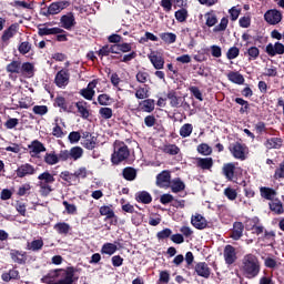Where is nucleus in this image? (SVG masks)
I'll return each instance as SVG.
<instances>
[{
	"mask_svg": "<svg viewBox=\"0 0 284 284\" xmlns=\"http://www.w3.org/2000/svg\"><path fill=\"white\" fill-rule=\"evenodd\" d=\"M78 270L74 266H68L67 268H58L42 277V283L45 284H74V281H79V277L74 276Z\"/></svg>",
	"mask_w": 284,
	"mask_h": 284,
	"instance_id": "f257e3e1",
	"label": "nucleus"
},
{
	"mask_svg": "<svg viewBox=\"0 0 284 284\" xmlns=\"http://www.w3.org/2000/svg\"><path fill=\"white\" fill-rule=\"evenodd\" d=\"M241 272L245 278H256L261 274V260H258V256L252 253L244 255Z\"/></svg>",
	"mask_w": 284,
	"mask_h": 284,
	"instance_id": "f03ea898",
	"label": "nucleus"
},
{
	"mask_svg": "<svg viewBox=\"0 0 284 284\" xmlns=\"http://www.w3.org/2000/svg\"><path fill=\"white\" fill-rule=\"evenodd\" d=\"M206 28H213V32H225L227 26L230 24V19L223 17L219 23V17H216V11L211 10L204 14ZM216 23H219L216 26Z\"/></svg>",
	"mask_w": 284,
	"mask_h": 284,
	"instance_id": "7ed1b4c3",
	"label": "nucleus"
},
{
	"mask_svg": "<svg viewBox=\"0 0 284 284\" xmlns=\"http://www.w3.org/2000/svg\"><path fill=\"white\" fill-rule=\"evenodd\" d=\"M128 159H130V148H128V144L125 142L115 143L114 151L111 154L112 165H121Z\"/></svg>",
	"mask_w": 284,
	"mask_h": 284,
	"instance_id": "20e7f679",
	"label": "nucleus"
},
{
	"mask_svg": "<svg viewBox=\"0 0 284 284\" xmlns=\"http://www.w3.org/2000/svg\"><path fill=\"white\" fill-rule=\"evenodd\" d=\"M264 20L268 26H278L283 21V13L276 9H270L264 13Z\"/></svg>",
	"mask_w": 284,
	"mask_h": 284,
	"instance_id": "39448f33",
	"label": "nucleus"
},
{
	"mask_svg": "<svg viewBox=\"0 0 284 284\" xmlns=\"http://www.w3.org/2000/svg\"><path fill=\"white\" fill-rule=\"evenodd\" d=\"M230 152L233 154L234 159H239V161H245L247 159L245 155V152H247V146L241 142L233 143L230 146Z\"/></svg>",
	"mask_w": 284,
	"mask_h": 284,
	"instance_id": "423d86ee",
	"label": "nucleus"
},
{
	"mask_svg": "<svg viewBox=\"0 0 284 284\" xmlns=\"http://www.w3.org/2000/svg\"><path fill=\"white\" fill-rule=\"evenodd\" d=\"M172 183V174L170 171L164 170L156 175L155 185L163 190H168Z\"/></svg>",
	"mask_w": 284,
	"mask_h": 284,
	"instance_id": "0eeeda50",
	"label": "nucleus"
},
{
	"mask_svg": "<svg viewBox=\"0 0 284 284\" xmlns=\"http://www.w3.org/2000/svg\"><path fill=\"white\" fill-rule=\"evenodd\" d=\"M99 213L101 216H105L104 221H110V225H118L119 220L114 210H112V205H103L99 209Z\"/></svg>",
	"mask_w": 284,
	"mask_h": 284,
	"instance_id": "6e6552de",
	"label": "nucleus"
},
{
	"mask_svg": "<svg viewBox=\"0 0 284 284\" xmlns=\"http://www.w3.org/2000/svg\"><path fill=\"white\" fill-rule=\"evenodd\" d=\"M16 174L18 179H26V176H32L37 174V169L30 163H24L18 166Z\"/></svg>",
	"mask_w": 284,
	"mask_h": 284,
	"instance_id": "1a4fd4ad",
	"label": "nucleus"
},
{
	"mask_svg": "<svg viewBox=\"0 0 284 284\" xmlns=\"http://www.w3.org/2000/svg\"><path fill=\"white\" fill-rule=\"evenodd\" d=\"M264 52L267 53V57H277L284 54V44L281 41L275 42L274 44L270 42L266 44Z\"/></svg>",
	"mask_w": 284,
	"mask_h": 284,
	"instance_id": "9d476101",
	"label": "nucleus"
},
{
	"mask_svg": "<svg viewBox=\"0 0 284 284\" xmlns=\"http://www.w3.org/2000/svg\"><path fill=\"white\" fill-rule=\"evenodd\" d=\"M18 33L19 23H12L2 32L1 42L8 45L10 43V39H14V37H17Z\"/></svg>",
	"mask_w": 284,
	"mask_h": 284,
	"instance_id": "9b49d317",
	"label": "nucleus"
},
{
	"mask_svg": "<svg viewBox=\"0 0 284 284\" xmlns=\"http://www.w3.org/2000/svg\"><path fill=\"white\" fill-rule=\"evenodd\" d=\"M54 83L58 88H65L70 83V70H60L54 78Z\"/></svg>",
	"mask_w": 284,
	"mask_h": 284,
	"instance_id": "f8f14e48",
	"label": "nucleus"
},
{
	"mask_svg": "<svg viewBox=\"0 0 284 284\" xmlns=\"http://www.w3.org/2000/svg\"><path fill=\"white\" fill-rule=\"evenodd\" d=\"M10 258L13 261V263H17L18 265H26V263H28V252L11 248Z\"/></svg>",
	"mask_w": 284,
	"mask_h": 284,
	"instance_id": "ddd939ff",
	"label": "nucleus"
},
{
	"mask_svg": "<svg viewBox=\"0 0 284 284\" xmlns=\"http://www.w3.org/2000/svg\"><path fill=\"white\" fill-rule=\"evenodd\" d=\"M77 26V18L73 12H68L60 18V28L64 30H72Z\"/></svg>",
	"mask_w": 284,
	"mask_h": 284,
	"instance_id": "4468645a",
	"label": "nucleus"
},
{
	"mask_svg": "<svg viewBox=\"0 0 284 284\" xmlns=\"http://www.w3.org/2000/svg\"><path fill=\"white\" fill-rule=\"evenodd\" d=\"M223 256L226 265H234L239 258L236 256V248L230 244L224 247Z\"/></svg>",
	"mask_w": 284,
	"mask_h": 284,
	"instance_id": "2eb2a0df",
	"label": "nucleus"
},
{
	"mask_svg": "<svg viewBox=\"0 0 284 284\" xmlns=\"http://www.w3.org/2000/svg\"><path fill=\"white\" fill-rule=\"evenodd\" d=\"M156 105V102L154 99H144L138 103L136 111L138 112H146L148 114H151V112H154V108Z\"/></svg>",
	"mask_w": 284,
	"mask_h": 284,
	"instance_id": "dca6fc26",
	"label": "nucleus"
},
{
	"mask_svg": "<svg viewBox=\"0 0 284 284\" xmlns=\"http://www.w3.org/2000/svg\"><path fill=\"white\" fill-rule=\"evenodd\" d=\"M194 272L197 276H201L202 278H210L212 274V268H210V265L205 262H199L194 266Z\"/></svg>",
	"mask_w": 284,
	"mask_h": 284,
	"instance_id": "f3484780",
	"label": "nucleus"
},
{
	"mask_svg": "<svg viewBox=\"0 0 284 284\" xmlns=\"http://www.w3.org/2000/svg\"><path fill=\"white\" fill-rule=\"evenodd\" d=\"M65 8H70V1L68 0L52 2L48 7V14H59V12H62V10H65Z\"/></svg>",
	"mask_w": 284,
	"mask_h": 284,
	"instance_id": "a211bd4d",
	"label": "nucleus"
},
{
	"mask_svg": "<svg viewBox=\"0 0 284 284\" xmlns=\"http://www.w3.org/2000/svg\"><path fill=\"white\" fill-rule=\"evenodd\" d=\"M82 145L85 150H94L97 148V136L92 135L90 131H82Z\"/></svg>",
	"mask_w": 284,
	"mask_h": 284,
	"instance_id": "6ab92c4d",
	"label": "nucleus"
},
{
	"mask_svg": "<svg viewBox=\"0 0 284 284\" xmlns=\"http://www.w3.org/2000/svg\"><path fill=\"white\" fill-rule=\"evenodd\" d=\"M34 63L32 62H21L20 64V77H24V79H32L34 77Z\"/></svg>",
	"mask_w": 284,
	"mask_h": 284,
	"instance_id": "aec40b11",
	"label": "nucleus"
},
{
	"mask_svg": "<svg viewBox=\"0 0 284 284\" xmlns=\"http://www.w3.org/2000/svg\"><path fill=\"white\" fill-rule=\"evenodd\" d=\"M243 232H245V225L243 224V222H234L233 229L230 233V237L233 241H240L243 237Z\"/></svg>",
	"mask_w": 284,
	"mask_h": 284,
	"instance_id": "412c9836",
	"label": "nucleus"
},
{
	"mask_svg": "<svg viewBox=\"0 0 284 284\" xmlns=\"http://www.w3.org/2000/svg\"><path fill=\"white\" fill-rule=\"evenodd\" d=\"M222 174L225 176L226 181H234V174H236V164L234 162L224 163Z\"/></svg>",
	"mask_w": 284,
	"mask_h": 284,
	"instance_id": "4be33fe9",
	"label": "nucleus"
},
{
	"mask_svg": "<svg viewBox=\"0 0 284 284\" xmlns=\"http://www.w3.org/2000/svg\"><path fill=\"white\" fill-rule=\"evenodd\" d=\"M191 224L195 230H205L207 227V220L203 215L196 213L195 215H192Z\"/></svg>",
	"mask_w": 284,
	"mask_h": 284,
	"instance_id": "5701e85b",
	"label": "nucleus"
},
{
	"mask_svg": "<svg viewBox=\"0 0 284 284\" xmlns=\"http://www.w3.org/2000/svg\"><path fill=\"white\" fill-rule=\"evenodd\" d=\"M195 165L200 170H212L214 168V159L212 158H196Z\"/></svg>",
	"mask_w": 284,
	"mask_h": 284,
	"instance_id": "b1692460",
	"label": "nucleus"
},
{
	"mask_svg": "<svg viewBox=\"0 0 284 284\" xmlns=\"http://www.w3.org/2000/svg\"><path fill=\"white\" fill-rule=\"evenodd\" d=\"M21 278V275L19 273V270L17 268H10L9 272H4L1 275V280L4 281V283H10V281H19Z\"/></svg>",
	"mask_w": 284,
	"mask_h": 284,
	"instance_id": "393cba45",
	"label": "nucleus"
},
{
	"mask_svg": "<svg viewBox=\"0 0 284 284\" xmlns=\"http://www.w3.org/2000/svg\"><path fill=\"white\" fill-rule=\"evenodd\" d=\"M6 72L9 74V77H12V74H20L21 60H12L9 64H7Z\"/></svg>",
	"mask_w": 284,
	"mask_h": 284,
	"instance_id": "a878e982",
	"label": "nucleus"
},
{
	"mask_svg": "<svg viewBox=\"0 0 284 284\" xmlns=\"http://www.w3.org/2000/svg\"><path fill=\"white\" fill-rule=\"evenodd\" d=\"M276 190L270 186H261L260 187V196L265 199L266 201H273L276 196Z\"/></svg>",
	"mask_w": 284,
	"mask_h": 284,
	"instance_id": "bb28decb",
	"label": "nucleus"
},
{
	"mask_svg": "<svg viewBox=\"0 0 284 284\" xmlns=\"http://www.w3.org/2000/svg\"><path fill=\"white\" fill-rule=\"evenodd\" d=\"M169 187L171 189V192H173V194H179V192H183L185 190V182H183L181 178H175L171 181Z\"/></svg>",
	"mask_w": 284,
	"mask_h": 284,
	"instance_id": "cd10ccee",
	"label": "nucleus"
},
{
	"mask_svg": "<svg viewBox=\"0 0 284 284\" xmlns=\"http://www.w3.org/2000/svg\"><path fill=\"white\" fill-rule=\"evenodd\" d=\"M166 99H169L171 108H181L183 103V99L176 95L174 90L168 92Z\"/></svg>",
	"mask_w": 284,
	"mask_h": 284,
	"instance_id": "c85d7f7f",
	"label": "nucleus"
},
{
	"mask_svg": "<svg viewBox=\"0 0 284 284\" xmlns=\"http://www.w3.org/2000/svg\"><path fill=\"white\" fill-rule=\"evenodd\" d=\"M65 30L59 28V27H53V28H39L38 29V34L39 37H48L50 34H63Z\"/></svg>",
	"mask_w": 284,
	"mask_h": 284,
	"instance_id": "c756f323",
	"label": "nucleus"
},
{
	"mask_svg": "<svg viewBox=\"0 0 284 284\" xmlns=\"http://www.w3.org/2000/svg\"><path fill=\"white\" fill-rule=\"evenodd\" d=\"M264 145L265 148H267V150H281V148H283V139L281 138L267 139Z\"/></svg>",
	"mask_w": 284,
	"mask_h": 284,
	"instance_id": "7c9ffc66",
	"label": "nucleus"
},
{
	"mask_svg": "<svg viewBox=\"0 0 284 284\" xmlns=\"http://www.w3.org/2000/svg\"><path fill=\"white\" fill-rule=\"evenodd\" d=\"M135 99H139L140 101L150 99V87L148 84L138 87L135 89Z\"/></svg>",
	"mask_w": 284,
	"mask_h": 284,
	"instance_id": "2f4dec72",
	"label": "nucleus"
},
{
	"mask_svg": "<svg viewBox=\"0 0 284 284\" xmlns=\"http://www.w3.org/2000/svg\"><path fill=\"white\" fill-rule=\"evenodd\" d=\"M227 79L231 83H235L236 85H243V83H245V78L239 71H230Z\"/></svg>",
	"mask_w": 284,
	"mask_h": 284,
	"instance_id": "473e14b6",
	"label": "nucleus"
},
{
	"mask_svg": "<svg viewBox=\"0 0 284 284\" xmlns=\"http://www.w3.org/2000/svg\"><path fill=\"white\" fill-rule=\"evenodd\" d=\"M60 179H62V181H65L68 185H79L77 176L70 171H62L60 173Z\"/></svg>",
	"mask_w": 284,
	"mask_h": 284,
	"instance_id": "72a5a7b5",
	"label": "nucleus"
},
{
	"mask_svg": "<svg viewBox=\"0 0 284 284\" xmlns=\"http://www.w3.org/2000/svg\"><path fill=\"white\" fill-rule=\"evenodd\" d=\"M149 59H150L153 68H155V70H163V68L165 65V60L163 59V57L158 55V54H151V55H149Z\"/></svg>",
	"mask_w": 284,
	"mask_h": 284,
	"instance_id": "f704fd0d",
	"label": "nucleus"
},
{
	"mask_svg": "<svg viewBox=\"0 0 284 284\" xmlns=\"http://www.w3.org/2000/svg\"><path fill=\"white\" fill-rule=\"evenodd\" d=\"M28 148L31 150L30 154H41V152H45V145H43L39 140H33Z\"/></svg>",
	"mask_w": 284,
	"mask_h": 284,
	"instance_id": "c9c22d12",
	"label": "nucleus"
},
{
	"mask_svg": "<svg viewBox=\"0 0 284 284\" xmlns=\"http://www.w3.org/2000/svg\"><path fill=\"white\" fill-rule=\"evenodd\" d=\"M53 108H60L63 112H70V109L68 108V100H65L63 95L55 97Z\"/></svg>",
	"mask_w": 284,
	"mask_h": 284,
	"instance_id": "e433bc0d",
	"label": "nucleus"
},
{
	"mask_svg": "<svg viewBox=\"0 0 284 284\" xmlns=\"http://www.w3.org/2000/svg\"><path fill=\"white\" fill-rule=\"evenodd\" d=\"M271 212H274V214H283L284 209H283V202L278 200V197L271 200L268 203Z\"/></svg>",
	"mask_w": 284,
	"mask_h": 284,
	"instance_id": "4c0bfd02",
	"label": "nucleus"
},
{
	"mask_svg": "<svg viewBox=\"0 0 284 284\" xmlns=\"http://www.w3.org/2000/svg\"><path fill=\"white\" fill-rule=\"evenodd\" d=\"M116 243L118 242H114V243L106 242V243H104L101 247V254H106L108 256H112V254H114L119 250V247L116 246Z\"/></svg>",
	"mask_w": 284,
	"mask_h": 284,
	"instance_id": "58836bf2",
	"label": "nucleus"
},
{
	"mask_svg": "<svg viewBox=\"0 0 284 284\" xmlns=\"http://www.w3.org/2000/svg\"><path fill=\"white\" fill-rule=\"evenodd\" d=\"M75 108H78V112L83 119H90V110H88V102L79 101L75 103Z\"/></svg>",
	"mask_w": 284,
	"mask_h": 284,
	"instance_id": "ea45409f",
	"label": "nucleus"
},
{
	"mask_svg": "<svg viewBox=\"0 0 284 284\" xmlns=\"http://www.w3.org/2000/svg\"><path fill=\"white\" fill-rule=\"evenodd\" d=\"M53 229L55 230V232H58V234H63L64 236H68V234H70V230H72V226H70V224L65 222H59L54 224Z\"/></svg>",
	"mask_w": 284,
	"mask_h": 284,
	"instance_id": "a19ab883",
	"label": "nucleus"
},
{
	"mask_svg": "<svg viewBox=\"0 0 284 284\" xmlns=\"http://www.w3.org/2000/svg\"><path fill=\"white\" fill-rule=\"evenodd\" d=\"M39 181L40 182V185H50L52 183H54L55 179H54V175H52L50 172L45 171L43 173H41L39 176H38Z\"/></svg>",
	"mask_w": 284,
	"mask_h": 284,
	"instance_id": "79ce46f5",
	"label": "nucleus"
},
{
	"mask_svg": "<svg viewBox=\"0 0 284 284\" xmlns=\"http://www.w3.org/2000/svg\"><path fill=\"white\" fill-rule=\"evenodd\" d=\"M122 176L125 181H134L136 179V169L126 166L122 170Z\"/></svg>",
	"mask_w": 284,
	"mask_h": 284,
	"instance_id": "37998d69",
	"label": "nucleus"
},
{
	"mask_svg": "<svg viewBox=\"0 0 284 284\" xmlns=\"http://www.w3.org/2000/svg\"><path fill=\"white\" fill-rule=\"evenodd\" d=\"M162 152L164 154H169L170 156H176L181 152V149L176 146V144H165L162 148Z\"/></svg>",
	"mask_w": 284,
	"mask_h": 284,
	"instance_id": "c03bdc74",
	"label": "nucleus"
},
{
	"mask_svg": "<svg viewBox=\"0 0 284 284\" xmlns=\"http://www.w3.org/2000/svg\"><path fill=\"white\" fill-rule=\"evenodd\" d=\"M180 8H181L180 10L175 11L174 17L179 23H185L190 14L187 13V9H185V7H180Z\"/></svg>",
	"mask_w": 284,
	"mask_h": 284,
	"instance_id": "a18cd8bd",
	"label": "nucleus"
},
{
	"mask_svg": "<svg viewBox=\"0 0 284 284\" xmlns=\"http://www.w3.org/2000/svg\"><path fill=\"white\" fill-rule=\"evenodd\" d=\"M245 57H248V61H256L261 57V50L257 47H251L244 52Z\"/></svg>",
	"mask_w": 284,
	"mask_h": 284,
	"instance_id": "49530a36",
	"label": "nucleus"
},
{
	"mask_svg": "<svg viewBox=\"0 0 284 284\" xmlns=\"http://www.w3.org/2000/svg\"><path fill=\"white\" fill-rule=\"evenodd\" d=\"M69 156L73 161H79V159H81L83 156V148H81V146H72L69 150Z\"/></svg>",
	"mask_w": 284,
	"mask_h": 284,
	"instance_id": "de8ad7c7",
	"label": "nucleus"
},
{
	"mask_svg": "<svg viewBox=\"0 0 284 284\" xmlns=\"http://www.w3.org/2000/svg\"><path fill=\"white\" fill-rule=\"evenodd\" d=\"M27 250L40 252V250H43V239L33 240L31 243H28Z\"/></svg>",
	"mask_w": 284,
	"mask_h": 284,
	"instance_id": "09e8293b",
	"label": "nucleus"
},
{
	"mask_svg": "<svg viewBox=\"0 0 284 284\" xmlns=\"http://www.w3.org/2000/svg\"><path fill=\"white\" fill-rule=\"evenodd\" d=\"M235 103H237V105H241V109H240V114H245L250 111V102L246 101L245 99L243 98H235Z\"/></svg>",
	"mask_w": 284,
	"mask_h": 284,
	"instance_id": "8fccbe9b",
	"label": "nucleus"
},
{
	"mask_svg": "<svg viewBox=\"0 0 284 284\" xmlns=\"http://www.w3.org/2000/svg\"><path fill=\"white\" fill-rule=\"evenodd\" d=\"M160 39H162V41H164V43H168L169 45L172 43H176V36L172 32L160 33Z\"/></svg>",
	"mask_w": 284,
	"mask_h": 284,
	"instance_id": "3c124183",
	"label": "nucleus"
},
{
	"mask_svg": "<svg viewBox=\"0 0 284 284\" xmlns=\"http://www.w3.org/2000/svg\"><path fill=\"white\" fill-rule=\"evenodd\" d=\"M199 154H202V156H210L212 154V146H210L207 143H201L196 148Z\"/></svg>",
	"mask_w": 284,
	"mask_h": 284,
	"instance_id": "603ef678",
	"label": "nucleus"
},
{
	"mask_svg": "<svg viewBox=\"0 0 284 284\" xmlns=\"http://www.w3.org/2000/svg\"><path fill=\"white\" fill-rule=\"evenodd\" d=\"M136 201L144 203V205H149V203L152 201V195H150L148 191H142L138 193Z\"/></svg>",
	"mask_w": 284,
	"mask_h": 284,
	"instance_id": "864d4df0",
	"label": "nucleus"
},
{
	"mask_svg": "<svg viewBox=\"0 0 284 284\" xmlns=\"http://www.w3.org/2000/svg\"><path fill=\"white\" fill-rule=\"evenodd\" d=\"M193 130H194V128L192 126V124L186 123L181 126L180 136H182V139H187V136H190L192 134Z\"/></svg>",
	"mask_w": 284,
	"mask_h": 284,
	"instance_id": "5fc2aeb1",
	"label": "nucleus"
},
{
	"mask_svg": "<svg viewBox=\"0 0 284 284\" xmlns=\"http://www.w3.org/2000/svg\"><path fill=\"white\" fill-rule=\"evenodd\" d=\"M30 50H32V43H30L29 41L21 42L18 47V52L23 57H26V54H28Z\"/></svg>",
	"mask_w": 284,
	"mask_h": 284,
	"instance_id": "6e6d98bb",
	"label": "nucleus"
},
{
	"mask_svg": "<svg viewBox=\"0 0 284 284\" xmlns=\"http://www.w3.org/2000/svg\"><path fill=\"white\" fill-rule=\"evenodd\" d=\"M99 114H100L101 119L109 121V119H112V116H113L112 108L102 106L99 110Z\"/></svg>",
	"mask_w": 284,
	"mask_h": 284,
	"instance_id": "4d7b16f0",
	"label": "nucleus"
},
{
	"mask_svg": "<svg viewBox=\"0 0 284 284\" xmlns=\"http://www.w3.org/2000/svg\"><path fill=\"white\" fill-rule=\"evenodd\" d=\"M44 163H47V165H57V163H59L57 153H45Z\"/></svg>",
	"mask_w": 284,
	"mask_h": 284,
	"instance_id": "13d9d810",
	"label": "nucleus"
},
{
	"mask_svg": "<svg viewBox=\"0 0 284 284\" xmlns=\"http://www.w3.org/2000/svg\"><path fill=\"white\" fill-rule=\"evenodd\" d=\"M75 175V179L78 181V184L81 183V179H88V169L85 166L79 168L77 171L73 173Z\"/></svg>",
	"mask_w": 284,
	"mask_h": 284,
	"instance_id": "bf43d9fd",
	"label": "nucleus"
},
{
	"mask_svg": "<svg viewBox=\"0 0 284 284\" xmlns=\"http://www.w3.org/2000/svg\"><path fill=\"white\" fill-rule=\"evenodd\" d=\"M30 190H32V185L30 183H24L18 189V196H30Z\"/></svg>",
	"mask_w": 284,
	"mask_h": 284,
	"instance_id": "052dcab7",
	"label": "nucleus"
},
{
	"mask_svg": "<svg viewBox=\"0 0 284 284\" xmlns=\"http://www.w3.org/2000/svg\"><path fill=\"white\" fill-rule=\"evenodd\" d=\"M158 241H165V239H172V230L163 229L162 231L156 233Z\"/></svg>",
	"mask_w": 284,
	"mask_h": 284,
	"instance_id": "680f3d73",
	"label": "nucleus"
},
{
	"mask_svg": "<svg viewBox=\"0 0 284 284\" xmlns=\"http://www.w3.org/2000/svg\"><path fill=\"white\" fill-rule=\"evenodd\" d=\"M98 103L108 106L112 103V98L108 93H102L98 97Z\"/></svg>",
	"mask_w": 284,
	"mask_h": 284,
	"instance_id": "e2e57ef3",
	"label": "nucleus"
},
{
	"mask_svg": "<svg viewBox=\"0 0 284 284\" xmlns=\"http://www.w3.org/2000/svg\"><path fill=\"white\" fill-rule=\"evenodd\" d=\"M135 79H136L138 83L145 84L146 81H150V73H148L145 71H139L135 74Z\"/></svg>",
	"mask_w": 284,
	"mask_h": 284,
	"instance_id": "0e129e2a",
	"label": "nucleus"
},
{
	"mask_svg": "<svg viewBox=\"0 0 284 284\" xmlns=\"http://www.w3.org/2000/svg\"><path fill=\"white\" fill-rule=\"evenodd\" d=\"M81 139H82V133L79 131H72L68 135V140L72 144L79 143V141H81Z\"/></svg>",
	"mask_w": 284,
	"mask_h": 284,
	"instance_id": "69168bd1",
	"label": "nucleus"
},
{
	"mask_svg": "<svg viewBox=\"0 0 284 284\" xmlns=\"http://www.w3.org/2000/svg\"><path fill=\"white\" fill-rule=\"evenodd\" d=\"M189 92H191L192 97L196 99L197 101H203V93L201 92V89L199 87H190Z\"/></svg>",
	"mask_w": 284,
	"mask_h": 284,
	"instance_id": "338daca9",
	"label": "nucleus"
},
{
	"mask_svg": "<svg viewBox=\"0 0 284 284\" xmlns=\"http://www.w3.org/2000/svg\"><path fill=\"white\" fill-rule=\"evenodd\" d=\"M170 283V273L168 271H161L160 277L156 284H168Z\"/></svg>",
	"mask_w": 284,
	"mask_h": 284,
	"instance_id": "774afa93",
	"label": "nucleus"
}]
</instances>
